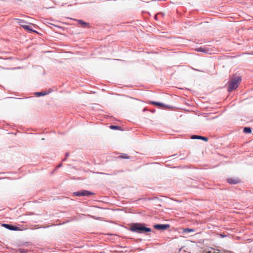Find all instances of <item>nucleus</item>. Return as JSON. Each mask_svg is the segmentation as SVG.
<instances>
[{
    "instance_id": "6",
    "label": "nucleus",
    "mask_w": 253,
    "mask_h": 253,
    "mask_svg": "<svg viewBox=\"0 0 253 253\" xmlns=\"http://www.w3.org/2000/svg\"><path fill=\"white\" fill-rule=\"evenodd\" d=\"M226 181L230 184H237L240 182L239 179L234 178H228L226 179Z\"/></svg>"
},
{
    "instance_id": "7",
    "label": "nucleus",
    "mask_w": 253,
    "mask_h": 253,
    "mask_svg": "<svg viewBox=\"0 0 253 253\" xmlns=\"http://www.w3.org/2000/svg\"><path fill=\"white\" fill-rule=\"evenodd\" d=\"M191 138L194 139H201V140H204L205 141H207L208 140V138L206 137L202 136H200V135H192L191 137Z\"/></svg>"
},
{
    "instance_id": "15",
    "label": "nucleus",
    "mask_w": 253,
    "mask_h": 253,
    "mask_svg": "<svg viewBox=\"0 0 253 253\" xmlns=\"http://www.w3.org/2000/svg\"><path fill=\"white\" fill-rule=\"evenodd\" d=\"M80 25H83L84 27L85 25H87V24L84 21L80 20Z\"/></svg>"
},
{
    "instance_id": "19",
    "label": "nucleus",
    "mask_w": 253,
    "mask_h": 253,
    "mask_svg": "<svg viewBox=\"0 0 253 253\" xmlns=\"http://www.w3.org/2000/svg\"><path fill=\"white\" fill-rule=\"evenodd\" d=\"M25 23H23L22 24H23V25H25Z\"/></svg>"
},
{
    "instance_id": "14",
    "label": "nucleus",
    "mask_w": 253,
    "mask_h": 253,
    "mask_svg": "<svg viewBox=\"0 0 253 253\" xmlns=\"http://www.w3.org/2000/svg\"><path fill=\"white\" fill-rule=\"evenodd\" d=\"M121 157L123 159H128L129 157L127 156V154H123L122 156H121Z\"/></svg>"
},
{
    "instance_id": "1",
    "label": "nucleus",
    "mask_w": 253,
    "mask_h": 253,
    "mask_svg": "<svg viewBox=\"0 0 253 253\" xmlns=\"http://www.w3.org/2000/svg\"><path fill=\"white\" fill-rule=\"evenodd\" d=\"M130 229L133 232L137 233H146L151 231V228L146 227L144 224L139 223H134L131 225Z\"/></svg>"
},
{
    "instance_id": "8",
    "label": "nucleus",
    "mask_w": 253,
    "mask_h": 253,
    "mask_svg": "<svg viewBox=\"0 0 253 253\" xmlns=\"http://www.w3.org/2000/svg\"><path fill=\"white\" fill-rule=\"evenodd\" d=\"M3 225L9 230H15L17 228V227L12 226L11 225L4 224Z\"/></svg>"
},
{
    "instance_id": "10",
    "label": "nucleus",
    "mask_w": 253,
    "mask_h": 253,
    "mask_svg": "<svg viewBox=\"0 0 253 253\" xmlns=\"http://www.w3.org/2000/svg\"><path fill=\"white\" fill-rule=\"evenodd\" d=\"M195 231V230L193 228H184L183 229V232L184 233H189V232H193Z\"/></svg>"
},
{
    "instance_id": "17",
    "label": "nucleus",
    "mask_w": 253,
    "mask_h": 253,
    "mask_svg": "<svg viewBox=\"0 0 253 253\" xmlns=\"http://www.w3.org/2000/svg\"><path fill=\"white\" fill-rule=\"evenodd\" d=\"M62 166V164H60L58 166L57 168L61 167Z\"/></svg>"
},
{
    "instance_id": "12",
    "label": "nucleus",
    "mask_w": 253,
    "mask_h": 253,
    "mask_svg": "<svg viewBox=\"0 0 253 253\" xmlns=\"http://www.w3.org/2000/svg\"><path fill=\"white\" fill-rule=\"evenodd\" d=\"M151 104H154V105H157V106H164L165 105L162 103H161V102H155V101H152L151 102Z\"/></svg>"
},
{
    "instance_id": "16",
    "label": "nucleus",
    "mask_w": 253,
    "mask_h": 253,
    "mask_svg": "<svg viewBox=\"0 0 253 253\" xmlns=\"http://www.w3.org/2000/svg\"><path fill=\"white\" fill-rule=\"evenodd\" d=\"M74 195L77 196H79V192H76L74 193Z\"/></svg>"
},
{
    "instance_id": "18",
    "label": "nucleus",
    "mask_w": 253,
    "mask_h": 253,
    "mask_svg": "<svg viewBox=\"0 0 253 253\" xmlns=\"http://www.w3.org/2000/svg\"><path fill=\"white\" fill-rule=\"evenodd\" d=\"M39 95H43L44 94L42 93V92L38 93Z\"/></svg>"
},
{
    "instance_id": "5",
    "label": "nucleus",
    "mask_w": 253,
    "mask_h": 253,
    "mask_svg": "<svg viewBox=\"0 0 253 253\" xmlns=\"http://www.w3.org/2000/svg\"><path fill=\"white\" fill-rule=\"evenodd\" d=\"M94 195V193L86 190H83L80 191V196H87L89 197L90 195Z\"/></svg>"
},
{
    "instance_id": "11",
    "label": "nucleus",
    "mask_w": 253,
    "mask_h": 253,
    "mask_svg": "<svg viewBox=\"0 0 253 253\" xmlns=\"http://www.w3.org/2000/svg\"><path fill=\"white\" fill-rule=\"evenodd\" d=\"M196 50L197 51L202 52H204V53H207V50H206V49L205 48H203V47L198 48Z\"/></svg>"
},
{
    "instance_id": "13",
    "label": "nucleus",
    "mask_w": 253,
    "mask_h": 253,
    "mask_svg": "<svg viewBox=\"0 0 253 253\" xmlns=\"http://www.w3.org/2000/svg\"><path fill=\"white\" fill-rule=\"evenodd\" d=\"M110 128L113 129H120L121 127L118 126L111 125L110 126Z\"/></svg>"
},
{
    "instance_id": "4",
    "label": "nucleus",
    "mask_w": 253,
    "mask_h": 253,
    "mask_svg": "<svg viewBox=\"0 0 253 253\" xmlns=\"http://www.w3.org/2000/svg\"><path fill=\"white\" fill-rule=\"evenodd\" d=\"M154 228L157 230H164L169 227V224H156Z\"/></svg>"
},
{
    "instance_id": "3",
    "label": "nucleus",
    "mask_w": 253,
    "mask_h": 253,
    "mask_svg": "<svg viewBox=\"0 0 253 253\" xmlns=\"http://www.w3.org/2000/svg\"><path fill=\"white\" fill-rule=\"evenodd\" d=\"M23 23H25V22L24 20H20L19 22V25L22 27L24 29H25L27 31H28L29 32H36L35 31L33 30L31 28V26L30 25H23Z\"/></svg>"
},
{
    "instance_id": "9",
    "label": "nucleus",
    "mask_w": 253,
    "mask_h": 253,
    "mask_svg": "<svg viewBox=\"0 0 253 253\" xmlns=\"http://www.w3.org/2000/svg\"><path fill=\"white\" fill-rule=\"evenodd\" d=\"M244 132L246 133H250L252 132L251 128L250 127H245L244 128Z\"/></svg>"
},
{
    "instance_id": "2",
    "label": "nucleus",
    "mask_w": 253,
    "mask_h": 253,
    "mask_svg": "<svg viewBox=\"0 0 253 253\" xmlns=\"http://www.w3.org/2000/svg\"><path fill=\"white\" fill-rule=\"evenodd\" d=\"M241 81L240 77H235L231 81L228 82V91L231 92L236 89L238 86V84Z\"/></svg>"
}]
</instances>
